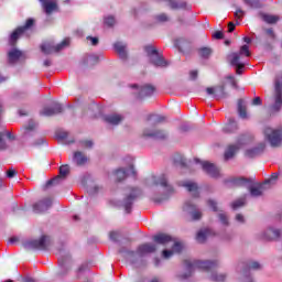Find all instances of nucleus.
Here are the masks:
<instances>
[{
    "mask_svg": "<svg viewBox=\"0 0 282 282\" xmlns=\"http://www.w3.org/2000/svg\"><path fill=\"white\" fill-rule=\"evenodd\" d=\"M44 10H45V13L46 14H52L55 10H58V4H56V2H44L42 3Z\"/></svg>",
    "mask_w": 282,
    "mask_h": 282,
    "instance_id": "nucleus-35",
    "label": "nucleus"
},
{
    "mask_svg": "<svg viewBox=\"0 0 282 282\" xmlns=\"http://www.w3.org/2000/svg\"><path fill=\"white\" fill-rule=\"evenodd\" d=\"M246 144V135H241L240 138L236 139L235 144H229L225 151L224 158L225 160H232L235 155H237V151L241 149Z\"/></svg>",
    "mask_w": 282,
    "mask_h": 282,
    "instance_id": "nucleus-5",
    "label": "nucleus"
},
{
    "mask_svg": "<svg viewBox=\"0 0 282 282\" xmlns=\"http://www.w3.org/2000/svg\"><path fill=\"white\" fill-rule=\"evenodd\" d=\"M115 175L117 177V182H122V180L127 178V175L135 176V167H133V165H130L128 170H124V169L116 170Z\"/></svg>",
    "mask_w": 282,
    "mask_h": 282,
    "instance_id": "nucleus-19",
    "label": "nucleus"
},
{
    "mask_svg": "<svg viewBox=\"0 0 282 282\" xmlns=\"http://www.w3.org/2000/svg\"><path fill=\"white\" fill-rule=\"evenodd\" d=\"M88 41H91V45L96 46L99 43L98 37L87 36Z\"/></svg>",
    "mask_w": 282,
    "mask_h": 282,
    "instance_id": "nucleus-63",
    "label": "nucleus"
},
{
    "mask_svg": "<svg viewBox=\"0 0 282 282\" xmlns=\"http://www.w3.org/2000/svg\"><path fill=\"white\" fill-rule=\"evenodd\" d=\"M36 129V124L34 122H30L26 127L21 128L22 138L24 140H28L29 138H32V135H36V132L34 131Z\"/></svg>",
    "mask_w": 282,
    "mask_h": 282,
    "instance_id": "nucleus-24",
    "label": "nucleus"
},
{
    "mask_svg": "<svg viewBox=\"0 0 282 282\" xmlns=\"http://www.w3.org/2000/svg\"><path fill=\"white\" fill-rule=\"evenodd\" d=\"M272 180H279V173H272L271 177L264 181V184H270Z\"/></svg>",
    "mask_w": 282,
    "mask_h": 282,
    "instance_id": "nucleus-60",
    "label": "nucleus"
},
{
    "mask_svg": "<svg viewBox=\"0 0 282 282\" xmlns=\"http://www.w3.org/2000/svg\"><path fill=\"white\" fill-rule=\"evenodd\" d=\"M69 175V165H62L59 166V175L56 177L48 180L45 184L46 188H50V186H56L61 184V180H65Z\"/></svg>",
    "mask_w": 282,
    "mask_h": 282,
    "instance_id": "nucleus-11",
    "label": "nucleus"
},
{
    "mask_svg": "<svg viewBox=\"0 0 282 282\" xmlns=\"http://www.w3.org/2000/svg\"><path fill=\"white\" fill-rule=\"evenodd\" d=\"M52 208V198H44L33 205L34 213H45Z\"/></svg>",
    "mask_w": 282,
    "mask_h": 282,
    "instance_id": "nucleus-17",
    "label": "nucleus"
},
{
    "mask_svg": "<svg viewBox=\"0 0 282 282\" xmlns=\"http://www.w3.org/2000/svg\"><path fill=\"white\" fill-rule=\"evenodd\" d=\"M184 188H186L189 193H194L193 197H199V187L197 186V183L194 182H185L182 184Z\"/></svg>",
    "mask_w": 282,
    "mask_h": 282,
    "instance_id": "nucleus-30",
    "label": "nucleus"
},
{
    "mask_svg": "<svg viewBox=\"0 0 282 282\" xmlns=\"http://www.w3.org/2000/svg\"><path fill=\"white\" fill-rule=\"evenodd\" d=\"M243 3L246 6H249V8L252 9H259V8H263V4L261 3V0H243Z\"/></svg>",
    "mask_w": 282,
    "mask_h": 282,
    "instance_id": "nucleus-39",
    "label": "nucleus"
},
{
    "mask_svg": "<svg viewBox=\"0 0 282 282\" xmlns=\"http://www.w3.org/2000/svg\"><path fill=\"white\" fill-rule=\"evenodd\" d=\"M251 197H261L263 195V185H260L259 187H250L249 188Z\"/></svg>",
    "mask_w": 282,
    "mask_h": 282,
    "instance_id": "nucleus-38",
    "label": "nucleus"
},
{
    "mask_svg": "<svg viewBox=\"0 0 282 282\" xmlns=\"http://www.w3.org/2000/svg\"><path fill=\"white\" fill-rule=\"evenodd\" d=\"M166 199H169V196H164L162 198L160 197H154L152 198V200L154 202V204H162V202H166Z\"/></svg>",
    "mask_w": 282,
    "mask_h": 282,
    "instance_id": "nucleus-61",
    "label": "nucleus"
},
{
    "mask_svg": "<svg viewBox=\"0 0 282 282\" xmlns=\"http://www.w3.org/2000/svg\"><path fill=\"white\" fill-rule=\"evenodd\" d=\"M50 247L48 236H41L39 239H32L24 242L26 250H47Z\"/></svg>",
    "mask_w": 282,
    "mask_h": 282,
    "instance_id": "nucleus-3",
    "label": "nucleus"
},
{
    "mask_svg": "<svg viewBox=\"0 0 282 282\" xmlns=\"http://www.w3.org/2000/svg\"><path fill=\"white\" fill-rule=\"evenodd\" d=\"M242 206H246V198H239L231 204L232 210H237V208H242Z\"/></svg>",
    "mask_w": 282,
    "mask_h": 282,
    "instance_id": "nucleus-42",
    "label": "nucleus"
},
{
    "mask_svg": "<svg viewBox=\"0 0 282 282\" xmlns=\"http://www.w3.org/2000/svg\"><path fill=\"white\" fill-rule=\"evenodd\" d=\"M69 45V40H63L62 43L53 45L52 43H44L41 45V52L43 54L50 55L53 54V52H61L63 47H67Z\"/></svg>",
    "mask_w": 282,
    "mask_h": 282,
    "instance_id": "nucleus-10",
    "label": "nucleus"
},
{
    "mask_svg": "<svg viewBox=\"0 0 282 282\" xmlns=\"http://www.w3.org/2000/svg\"><path fill=\"white\" fill-rule=\"evenodd\" d=\"M264 239L268 241H274V239H281V230L269 228L264 235Z\"/></svg>",
    "mask_w": 282,
    "mask_h": 282,
    "instance_id": "nucleus-28",
    "label": "nucleus"
},
{
    "mask_svg": "<svg viewBox=\"0 0 282 282\" xmlns=\"http://www.w3.org/2000/svg\"><path fill=\"white\" fill-rule=\"evenodd\" d=\"M265 150V143H260L257 148L250 149L246 151L247 158H257V155H261Z\"/></svg>",
    "mask_w": 282,
    "mask_h": 282,
    "instance_id": "nucleus-27",
    "label": "nucleus"
},
{
    "mask_svg": "<svg viewBox=\"0 0 282 282\" xmlns=\"http://www.w3.org/2000/svg\"><path fill=\"white\" fill-rule=\"evenodd\" d=\"M87 155L80 151H76L73 154V162L76 166H85V164H87Z\"/></svg>",
    "mask_w": 282,
    "mask_h": 282,
    "instance_id": "nucleus-26",
    "label": "nucleus"
},
{
    "mask_svg": "<svg viewBox=\"0 0 282 282\" xmlns=\"http://www.w3.org/2000/svg\"><path fill=\"white\" fill-rule=\"evenodd\" d=\"M226 79H227V80H230L231 87H235V88L237 89V79H235V76L228 75V76L226 77Z\"/></svg>",
    "mask_w": 282,
    "mask_h": 282,
    "instance_id": "nucleus-55",
    "label": "nucleus"
},
{
    "mask_svg": "<svg viewBox=\"0 0 282 282\" xmlns=\"http://www.w3.org/2000/svg\"><path fill=\"white\" fill-rule=\"evenodd\" d=\"M14 175H17V170L11 167L7 171V177H9L10 180H12V177H14Z\"/></svg>",
    "mask_w": 282,
    "mask_h": 282,
    "instance_id": "nucleus-59",
    "label": "nucleus"
},
{
    "mask_svg": "<svg viewBox=\"0 0 282 282\" xmlns=\"http://www.w3.org/2000/svg\"><path fill=\"white\" fill-rule=\"evenodd\" d=\"M6 149H8V144L3 140V133L0 132V151H6Z\"/></svg>",
    "mask_w": 282,
    "mask_h": 282,
    "instance_id": "nucleus-53",
    "label": "nucleus"
},
{
    "mask_svg": "<svg viewBox=\"0 0 282 282\" xmlns=\"http://www.w3.org/2000/svg\"><path fill=\"white\" fill-rule=\"evenodd\" d=\"M202 217H203L202 212H199V210L192 212V219L194 221H199V219H202Z\"/></svg>",
    "mask_w": 282,
    "mask_h": 282,
    "instance_id": "nucleus-48",
    "label": "nucleus"
},
{
    "mask_svg": "<svg viewBox=\"0 0 282 282\" xmlns=\"http://www.w3.org/2000/svg\"><path fill=\"white\" fill-rule=\"evenodd\" d=\"M263 102L261 101V97H256L252 100L253 106H261Z\"/></svg>",
    "mask_w": 282,
    "mask_h": 282,
    "instance_id": "nucleus-64",
    "label": "nucleus"
},
{
    "mask_svg": "<svg viewBox=\"0 0 282 282\" xmlns=\"http://www.w3.org/2000/svg\"><path fill=\"white\" fill-rule=\"evenodd\" d=\"M207 96H212L216 100H224L228 97V93L226 91V84H220L214 87L206 88Z\"/></svg>",
    "mask_w": 282,
    "mask_h": 282,
    "instance_id": "nucleus-6",
    "label": "nucleus"
},
{
    "mask_svg": "<svg viewBox=\"0 0 282 282\" xmlns=\"http://www.w3.org/2000/svg\"><path fill=\"white\" fill-rule=\"evenodd\" d=\"M58 113H63V106L61 104H54V107H44L40 112L41 116H46V118H52V116H56Z\"/></svg>",
    "mask_w": 282,
    "mask_h": 282,
    "instance_id": "nucleus-16",
    "label": "nucleus"
},
{
    "mask_svg": "<svg viewBox=\"0 0 282 282\" xmlns=\"http://www.w3.org/2000/svg\"><path fill=\"white\" fill-rule=\"evenodd\" d=\"M87 270H89V263L84 262L78 267L77 272L82 274L83 272H87Z\"/></svg>",
    "mask_w": 282,
    "mask_h": 282,
    "instance_id": "nucleus-49",
    "label": "nucleus"
},
{
    "mask_svg": "<svg viewBox=\"0 0 282 282\" xmlns=\"http://www.w3.org/2000/svg\"><path fill=\"white\" fill-rule=\"evenodd\" d=\"M80 144L84 147V149H91L94 147V141L84 140V141H80Z\"/></svg>",
    "mask_w": 282,
    "mask_h": 282,
    "instance_id": "nucleus-51",
    "label": "nucleus"
},
{
    "mask_svg": "<svg viewBox=\"0 0 282 282\" xmlns=\"http://www.w3.org/2000/svg\"><path fill=\"white\" fill-rule=\"evenodd\" d=\"M239 57L241 58V56H251L250 54V46H248V44H245L240 47V51L238 52Z\"/></svg>",
    "mask_w": 282,
    "mask_h": 282,
    "instance_id": "nucleus-41",
    "label": "nucleus"
},
{
    "mask_svg": "<svg viewBox=\"0 0 282 282\" xmlns=\"http://www.w3.org/2000/svg\"><path fill=\"white\" fill-rule=\"evenodd\" d=\"M144 138H153L154 140H166L169 134L163 129H158L155 124L152 128H145L143 130Z\"/></svg>",
    "mask_w": 282,
    "mask_h": 282,
    "instance_id": "nucleus-7",
    "label": "nucleus"
},
{
    "mask_svg": "<svg viewBox=\"0 0 282 282\" xmlns=\"http://www.w3.org/2000/svg\"><path fill=\"white\" fill-rule=\"evenodd\" d=\"M264 140L270 143L271 147L276 148L281 147L282 142V130L281 129H273L271 127H265L263 129Z\"/></svg>",
    "mask_w": 282,
    "mask_h": 282,
    "instance_id": "nucleus-2",
    "label": "nucleus"
},
{
    "mask_svg": "<svg viewBox=\"0 0 282 282\" xmlns=\"http://www.w3.org/2000/svg\"><path fill=\"white\" fill-rule=\"evenodd\" d=\"M203 171L207 173L210 177H219V169L216 164L208 161L200 162Z\"/></svg>",
    "mask_w": 282,
    "mask_h": 282,
    "instance_id": "nucleus-15",
    "label": "nucleus"
},
{
    "mask_svg": "<svg viewBox=\"0 0 282 282\" xmlns=\"http://www.w3.org/2000/svg\"><path fill=\"white\" fill-rule=\"evenodd\" d=\"M152 239L154 243H156L158 246H164V247L169 246V243H173L174 241L171 235L164 234V232H159L154 235Z\"/></svg>",
    "mask_w": 282,
    "mask_h": 282,
    "instance_id": "nucleus-14",
    "label": "nucleus"
},
{
    "mask_svg": "<svg viewBox=\"0 0 282 282\" xmlns=\"http://www.w3.org/2000/svg\"><path fill=\"white\" fill-rule=\"evenodd\" d=\"M68 135H69V133H68V132H65V131L57 133V138H58L59 140H67Z\"/></svg>",
    "mask_w": 282,
    "mask_h": 282,
    "instance_id": "nucleus-62",
    "label": "nucleus"
},
{
    "mask_svg": "<svg viewBox=\"0 0 282 282\" xmlns=\"http://www.w3.org/2000/svg\"><path fill=\"white\" fill-rule=\"evenodd\" d=\"M137 252L140 257H144V254H153V252H158V245L145 242L138 247Z\"/></svg>",
    "mask_w": 282,
    "mask_h": 282,
    "instance_id": "nucleus-13",
    "label": "nucleus"
},
{
    "mask_svg": "<svg viewBox=\"0 0 282 282\" xmlns=\"http://www.w3.org/2000/svg\"><path fill=\"white\" fill-rule=\"evenodd\" d=\"M163 1H165L169 4L171 10H182V8H186V2L178 3L175 0H163Z\"/></svg>",
    "mask_w": 282,
    "mask_h": 282,
    "instance_id": "nucleus-36",
    "label": "nucleus"
},
{
    "mask_svg": "<svg viewBox=\"0 0 282 282\" xmlns=\"http://www.w3.org/2000/svg\"><path fill=\"white\" fill-rule=\"evenodd\" d=\"M145 52L149 56H158V54H160V52L158 51V48L153 47V46H147L145 47Z\"/></svg>",
    "mask_w": 282,
    "mask_h": 282,
    "instance_id": "nucleus-45",
    "label": "nucleus"
},
{
    "mask_svg": "<svg viewBox=\"0 0 282 282\" xmlns=\"http://www.w3.org/2000/svg\"><path fill=\"white\" fill-rule=\"evenodd\" d=\"M248 270H261V263L252 261L245 268L243 272H248Z\"/></svg>",
    "mask_w": 282,
    "mask_h": 282,
    "instance_id": "nucleus-43",
    "label": "nucleus"
},
{
    "mask_svg": "<svg viewBox=\"0 0 282 282\" xmlns=\"http://www.w3.org/2000/svg\"><path fill=\"white\" fill-rule=\"evenodd\" d=\"M124 118L121 115L112 113V115H106L104 117V122L107 124H110L111 127H117V124H120Z\"/></svg>",
    "mask_w": 282,
    "mask_h": 282,
    "instance_id": "nucleus-21",
    "label": "nucleus"
},
{
    "mask_svg": "<svg viewBox=\"0 0 282 282\" xmlns=\"http://www.w3.org/2000/svg\"><path fill=\"white\" fill-rule=\"evenodd\" d=\"M32 28H34V19L29 18L24 25L22 26H18L10 36V44L11 45H17V41H19L20 36L22 34H25V32H28V30H32Z\"/></svg>",
    "mask_w": 282,
    "mask_h": 282,
    "instance_id": "nucleus-4",
    "label": "nucleus"
},
{
    "mask_svg": "<svg viewBox=\"0 0 282 282\" xmlns=\"http://www.w3.org/2000/svg\"><path fill=\"white\" fill-rule=\"evenodd\" d=\"M182 250H184V246L182 245V242H174V245L172 246V250L164 249L162 251V258L171 259V257H173V254H180V252H182Z\"/></svg>",
    "mask_w": 282,
    "mask_h": 282,
    "instance_id": "nucleus-18",
    "label": "nucleus"
},
{
    "mask_svg": "<svg viewBox=\"0 0 282 282\" xmlns=\"http://www.w3.org/2000/svg\"><path fill=\"white\" fill-rule=\"evenodd\" d=\"M218 217L224 226H228V216L226 214H219Z\"/></svg>",
    "mask_w": 282,
    "mask_h": 282,
    "instance_id": "nucleus-57",
    "label": "nucleus"
},
{
    "mask_svg": "<svg viewBox=\"0 0 282 282\" xmlns=\"http://www.w3.org/2000/svg\"><path fill=\"white\" fill-rule=\"evenodd\" d=\"M20 58H23V52L19 51V48H13L8 52V61L10 65H14Z\"/></svg>",
    "mask_w": 282,
    "mask_h": 282,
    "instance_id": "nucleus-23",
    "label": "nucleus"
},
{
    "mask_svg": "<svg viewBox=\"0 0 282 282\" xmlns=\"http://www.w3.org/2000/svg\"><path fill=\"white\" fill-rule=\"evenodd\" d=\"M208 235H210V230L208 229L199 230L196 235V241L198 243H206V239H208Z\"/></svg>",
    "mask_w": 282,
    "mask_h": 282,
    "instance_id": "nucleus-34",
    "label": "nucleus"
},
{
    "mask_svg": "<svg viewBox=\"0 0 282 282\" xmlns=\"http://www.w3.org/2000/svg\"><path fill=\"white\" fill-rule=\"evenodd\" d=\"M105 25H107L108 28H113V25H116V18L113 17H108L105 19L104 21Z\"/></svg>",
    "mask_w": 282,
    "mask_h": 282,
    "instance_id": "nucleus-47",
    "label": "nucleus"
},
{
    "mask_svg": "<svg viewBox=\"0 0 282 282\" xmlns=\"http://www.w3.org/2000/svg\"><path fill=\"white\" fill-rule=\"evenodd\" d=\"M115 50L119 54L120 58L123 61L127 58V45L122 44V42L115 43Z\"/></svg>",
    "mask_w": 282,
    "mask_h": 282,
    "instance_id": "nucleus-33",
    "label": "nucleus"
},
{
    "mask_svg": "<svg viewBox=\"0 0 282 282\" xmlns=\"http://www.w3.org/2000/svg\"><path fill=\"white\" fill-rule=\"evenodd\" d=\"M238 113L240 118H248V111L246 109V105H243V99L238 100Z\"/></svg>",
    "mask_w": 282,
    "mask_h": 282,
    "instance_id": "nucleus-37",
    "label": "nucleus"
},
{
    "mask_svg": "<svg viewBox=\"0 0 282 282\" xmlns=\"http://www.w3.org/2000/svg\"><path fill=\"white\" fill-rule=\"evenodd\" d=\"M138 197H140V188L132 187L130 194L123 199L122 206L128 215L131 214L133 203L135 199H138Z\"/></svg>",
    "mask_w": 282,
    "mask_h": 282,
    "instance_id": "nucleus-8",
    "label": "nucleus"
},
{
    "mask_svg": "<svg viewBox=\"0 0 282 282\" xmlns=\"http://www.w3.org/2000/svg\"><path fill=\"white\" fill-rule=\"evenodd\" d=\"M260 17L264 23H268L269 25H274V23H279V15H272L268 13H260Z\"/></svg>",
    "mask_w": 282,
    "mask_h": 282,
    "instance_id": "nucleus-32",
    "label": "nucleus"
},
{
    "mask_svg": "<svg viewBox=\"0 0 282 282\" xmlns=\"http://www.w3.org/2000/svg\"><path fill=\"white\" fill-rule=\"evenodd\" d=\"M207 205L209 206L210 209L214 210V213H217V210H219L217 208V202H215L214 199L207 200Z\"/></svg>",
    "mask_w": 282,
    "mask_h": 282,
    "instance_id": "nucleus-50",
    "label": "nucleus"
},
{
    "mask_svg": "<svg viewBox=\"0 0 282 282\" xmlns=\"http://www.w3.org/2000/svg\"><path fill=\"white\" fill-rule=\"evenodd\" d=\"M153 184L154 186H163V188H166L169 193H174L173 186L169 185V181L165 175H161L159 177L154 176Z\"/></svg>",
    "mask_w": 282,
    "mask_h": 282,
    "instance_id": "nucleus-20",
    "label": "nucleus"
},
{
    "mask_svg": "<svg viewBox=\"0 0 282 282\" xmlns=\"http://www.w3.org/2000/svg\"><path fill=\"white\" fill-rule=\"evenodd\" d=\"M155 94V87L153 85L141 86L138 93V98H149Z\"/></svg>",
    "mask_w": 282,
    "mask_h": 282,
    "instance_id": "nucleus-22",
    "label": "nucleus"
},
{
    "mask_svg": "<svg viewBox=\"0 0 282 282\" xmlns=\"http://www.w3.org/2000/svg\"><path fill=\"white\" fill-rule=\"evenodd\" d=\"M234 184H237V186H246V184H252V178H246L243 176H240L234 180Z\"/></svg>",
    "mask_w": 282,
    "mask_h": 282,
    "instance_id": "nucleus-40",
    "label": "nucleus"
},
{
    "mask_svg": "<svg viewBox=\"0 0 282 282\" xmlns=\"http://www.w3.org/2000/svg\"><path fill=\"white\" fill-rule=\"evenodd\" d=\"M197 54L200 58L208 61L213 56V48L210 46H202L197 48Z\"/></svg>",
    "mask_w": 282,
    "mask_h": 282,
    "instance_id": "nucleus-29",
    "label": "nucleus"
},
{
    "mask_svg": "<svg viewBox=\"0 0 282 282\" xmlns=\"http://www.w3.org/2000/svg\"><path fill=\"white\" fill-rule=\"evenodd\" d=\"M239 129L237 121L235 119H230L228 123H226L223 128L225 133H236Z\"/></svg>",
    "mask_w": 282,
    "mask_h": 282,
    "instance_id": "nucleus-31",
    "label": "nucleus"
},
{
    "mask_svg": "<svg viewBox=\"0 0 282 282\" xmlns=\"http://www.w3.org/2000/svg\"><path fill=\"white\" fill-rule=\"evenodd\" d=\"M274 91L275 101L274 105L271 107V113H279L282 107V84L279 79L275 80Z\"/></svg>",
    "mask_w": 282,
    "mask_h": 282,
    "instance_id": "nucleus-9",
    "label": "nucleus"
},
{
    "mask_svg": "<svg viewBox=\"0 0 282 282\" xmlns=\"http://www.w3.org/2000/svg\"><path fill=\"white\" fill-rule=\"evenodd\" d=\"M246 14V11L241 10V8H238L235 12V17L239 20L243 19Z\"/></svg>",
    "mask_w": 282,
    "mask_h": 282,
    "instance_id": "nucleus-52",
    "label": "nucleus"
},
{
    "mask_svg": "<svg viewBox=\"0 0 282 282\" xmlns=\"http://www.w3.org/2000/svg\"><path fill=\"white\" fill-rule=\"evenodd\" d=\"M155 21H158V23H166V21H169V15H166V13H160L155 15Z\"/></svg>",
    "mask_w": 282,
    "mask_h": 282,
    "instance_id": "nucleus-44",
    "label": "nucleus"
},
{
    "mask_svg": "<svg viewBox=\"0 0 282 282\" xmlns=\"http://www.w3.org/2000/svg\"><path fill=\"white\" fill-rule=\"evenodd\" d=\"M178 159H175L174 160V163L175 164H180V165H182V166H186V160L184 159V158H182V156H177Z\"/></svg>",
    "mask_w": 282,
    "mask_h": 282,
    "instance_id": "nucleus-58",
    "label": "nucleus"
},
{
    "mask_svg": "<svg viewBox=\"0 0 282 282\" xmlns=\"http://www.w3.org/2000/svg\"><path fill=\"white\" fill-rule=\"evenodd\" d=\"M230 57V65H232V67H236V74H238V76H241V74H243L246 63L241 62L239 53H231Z\"/></svg>",
    "mask_w": 282,
    "mask_h": 282,
    "instance_id": "nucleus-12",
    "label": "nucleus"
},
{
    "mask_svg": "<svg viewBox=\"0 0 282 282\" xmlns=\"http://www.w3.org/2000/svg\"><path fill=\"white\" fill-rule=\"evenodd\" d=\"M184 265L188 273L182 275V279H188L193 272L198 270H205V272H208L209 270H214V268H217L218 263L217 261H208V260H184Z\"/></svg>",
    "mask_w": 282,
    "mask_h": 282,
    "instance_id": "nucleus-1",
    "label": "nucleus"
},
{
    "mask_svg": "<svg viewBox=\"0 0 282 282\" xmlns=\"http://www.w3.org/2000/svg\"><path fill=\"white\" fill-rule=\"evenodd\" d=\"M151 64L154 65V67H169L170 63L164 58V55L162 53H159L155 55V57L151 58Z\"/></svg>",
    "mask_w": 282,
    "mask_h": 282,
    "instance_id": "nucleus-25",
    "label": "nucleus"
},
{
    "mask_svg": "<svg viewBox=\"0 0 282 282\" xmlns=\"http://www.w3.org/2000/svg\"><path fill=\"white\" fill-rule=\"evenodd\" d=\"M213 39H215L216 41H221V39H224V32H221V31H216V32L213 34Z\"/></svg>",
    "mask_w": 282,
    "mask_h": 282,
    "instance_id": "nucleus-54",
    "label": "nucleus"
},
{
    "mask_svg": "<svg viewBox=\"0 0 282 282\" xmlns=\"http://www.w3.org/2000/svg\"><path fill=\"white\" fill-rule=\"evenodd\" d=\"M109 237H110L111 241H118L120 234L118 231H110Z\"/></svg>",
    "mask_w": 282,
    "mask_h": 282,
    "instance_id": "nucleus-56",
    "label": "nucleus"
},
{
    "mask_svg": "<svg viewBox=\"0 0 282 282\" xmlns=\"http://www.w3.org/2000/svg\"><path fill=\"white\" fill-rule=\"evenodd\" d=\"M212 281H215V282L226 281V274L214 273V274H212Z\"/></svg>",
    "mask_w": 282,
    "mask_h": 282,
    "instance_id": "nucleus-46",
    "label": "nucleus"
}]
</instances>
